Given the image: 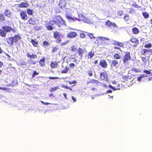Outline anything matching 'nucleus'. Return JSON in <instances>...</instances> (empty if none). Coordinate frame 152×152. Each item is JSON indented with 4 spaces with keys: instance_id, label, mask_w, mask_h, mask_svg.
I'll use <instances>...</instances> for the list:
<instances>
[{
    "instance_id": "nucleus-1",
    "label": "nucleus",
    "mask_w": 152,
    "mask_h": 152,
    "mask_svg": "<svg viewBox=\"0 0 152 152\" xmlns=\"http://www.w3.org/2000/svg\"><path fill=\"white\" fill-rule=\"evenodd\" d=\"M45 26L48 31H51L54 28L52 26L53 23L57 25L60 27L65 25V22L61 17L59 15L55 16L53 18L52 20H50L48 22L45 21Z\"/></svg>"
},
{
    "instance_id": "nucleus-2",
    "label": "nucleus",
    "mask_w": 152,
    "mask_h": 152,
    "mask_svg": "<svg viewBox=\"0 0 152 152\" xmlns=\"http://www.w3.org/2000/svg\"><path fill=\"white\" fill-rule=\"evenodd\" d=\"M2 30L1 29V36L4 37L6 35V33L12 31L13 33L16 32V29L13 28L12 27L10 26H5L2 27Z\"/></svg>"
},
{
    "instance_id": "nucleus-3",
    "label": "nucleus",
    "mask_w": 152,
    "mask_h": 152,
    "mask_svg": "<svg viewBox=\"0 0 152 152\" xmlns=\"http://www.w3.org/2000/svg\"><path fill=\"white\" fill-rule=\"evenodd\" d=\"M131 59L130 53L129 51L124 52V55L123 57L122 61L124 64L128 63Z\"/></svg>"
},
{
    "instance_id": "nucleus-4",
    "label": "nucleus",
    "mask_w": 152,
    "mask_h": 152,
    "mask_svg": "<svg viewBox=\"0 0 152 152\" xmlns=\"http://www.w3.org/2000/svg\"><path fill=\"white\" fill-rule=\"evenodd\" d=\"M61 34L58 31H56L53 32V37L56 39V41L57 43H60L61 42Z\"/></svg>"
},
{
    "instance_id": "nucleus-5",
    "label": "nucleus",
    "mask_w": 152,
    "mask_h": 152,
    "mask_svg": "<svg viewBox=\"0 0 152 152\" xmlns=\"http://www.w3.org/2000/svg\"><path fill=\"white\" fill-rule=\"evenodd\" d=\"M20 15L21 18L23 20L26 21L28 18V15L25 11L21 10L20 11Z\"/></svg>"
},
{
    "instance_id": "nucleus-6",
    "label": "nucleus",
    "mask_w": 152,
    "mask_h": 152,
    "mask_svg": "<svg viewBox=\"0 0 152 152\" xmlns=\"http://www.w3.org/2000/svg\"><path fill=\"white\" fill-rule=\"evenodd\" d=\"M105 25L107 27L109 28H111L112 27L117 28L118 27L116 23H112L109 20H107L106 21L105 23Z\"/></svg>"
},
{
    "instance_id": "nucleus-7",
    "label": "nucleus",
    "mask_w": 152,
    "mask_h": 152,
    "mask_svg": "<svg viewBox=\"0 0 152 152\" xmlns=\"http://www.w3.org/2000/svg\"><path fill=\"white\" fill-rule=\"evenodd\" d=\"M104 72H102L100 73V78L103 80H107V74L105 70Z\"/></svg>"
},
{
    "instance_id": "nucleus-8",
    "label": "nucleus",
    "mask_w": 152,
    "mask_h": 152,
    "mask_svg": "<svg viewBox=\"0 0 152 152\" xmlns=\"http://www.w3.org/2000/svg\"><path fill=\"white\" fill-rule=\"evenodd\" d=\"M77 36V34L76 32L74 31H70L67 34V37L70 39H72L76 38Z\"/></svg>"
},
{
    "instance_id": "nucleus-9",
    "label": "nucleus",
    "mask_w": 152,
    "mask_h": 152,
    "mask_svg": "<svg viewBox=\"0 0 152 152\" xmlns=\"http://www.w3.org/2000/svg\"><path fill=\"white\" fill-rule=\"evenodd\" d=\"M99 65L103 68L106 69L107 66V63L104 60H101L99 63Z\"/></svg>"
},
{
    "instance_id": "nucleus-10",
    "label": "nucleus",
    "mask_w": 152,
    "mask_h": 152,
    "mask_svg": "<svg viewBox=\"0 0 152 152\" xmlns=\"http://www.w3.org/2000/svg\"><path fill=\"white\" fill-rule=\"evenodd\" d=\"M109 40V39L107 37H99L97 38V39L96 41H97V43L98 45H102V42L100 44L99 42L100 41H103L104 40Z\"/></svg>"
},
{
    "instance_id": "nucleus-11",
    "label": "nucleus",
    "mask_w": 152,
    "mask_h": 152,
    "mask_svg": "<svg viewBox=\"0 0 152 152\" xmlns=\"http://www.w3.org/2000/svg\"><path fill=\"white\" fill-rule=\"evenodd\" d=\"M58 62L56 61H51L50 66L51 69H54L58 67Z\"/></svg>"
},
{
    "instance_id": "nucleus-12",
    "label": "nucleus",
    "mask_w": 152,
    "mask_h": 152,
    "mask_svg": "<svg viewBox=\"0 0 152 152\" xmlns=\"http://www.w3.org/2000/svg\"><path fill=\"white\" fill-rule=\"evenodd\" d=\"M113 44L114 46H118L121 48H123L124 47V45L122 42H119L116 41H113Z\"/></svg>"
},
{
    "instance_id": "nucleus-13",
    "label": "nucleus",
    "mask_w": 152,
    "mask_h": 152,
    "mask_svg": "<svg viewBox=\"0 0 152 152\" xmlns=\"http://www.w3.org/2000/svg\"><path fill=\"white\" fill-rule=\"evenodd\" d=\"M27 23L29 25H34L36 24L35 20L34 18H30L28 20Z\"/></svg>"
},
{
    "instance_id": "nucleus-14",
    "label": "nucleus",
    "mask_w": 152,
    "mask_h": 152,
    "mask_svg": "<svg viewBox=\"0 0 152 152\" xmlns=\"http://www.w3.org/2000/svg\"><path fill=\"white\" fill-rule=\"evenodd\" d=\"M119 65L118 61L114 59L112 61L111 66L112 67H117Z\"/></svg>"
},
{
    "instance_id": "nucleus-15",
    "label": "nucleus",
    "mask_w": 152,
    "mask_h": 152,
    "mask_svg": "<svg viewBox=\"0 0 152 152\" xmlns=\"http://www.w3.org/2000/svg\"><path fill=\"white\" fill-rule=\"evenodd\" d=\"M14 41L15 43H17V42L21 39V37L19 35H15L13 37Z\"/></svg>"
},
{
    "instance_id": "nucleus-16",
    "label": "nucleus",
    "mask_w": 152,
    "mask_h": 152,
    "mask_svg": "<svg viewBox=\"0 0 152 152\" xmlns=\"http://www.w3.org/2000/svg\"><path fill=\"white\" fill-rule=\"evenodd\" d=\"M130 41L132 43H135L137 45L139 44V40L136 37H132L130 39Z\"/></svg>"
},
{
    "instance_id": "nucleus-17",
    "label": "nucleus",
    "mask_w": 152,
    "mask_h": 152,
    "mask_svg": "<svg viewBox=\"0 0 152 152\" xmlns=\"http://www.w3.org/2000/svg\"><path fill=\"white\" fill-rule=\"evenodd\" d=\"M149 52H152V50L151 49L149 50L143 49L142 51V55L146 56L148 55Z\"/></svg>"
},
{
    "instance_id": "nucleus-18",
    "label": "nucleus",
    "mask_w": 152,
    "mask_h": 152,
    "mask_svg": "<svg viewBox=\"0 0 152 152\" xmlns=\"http://www.w3.org/2000/svg\"><path fill=\"white\" fill-rule=\"evenodd\" d=\"M29 4L27 3L21 2L18 5V7L21 8H26L29 6Z\"/></svg>"
},
{
    "instance_id": "nucleus-19",
    "label": "nucleus",
    "mask_w": 152,
    "mask_h": 152,
    "mask_svg": "<svg viewBox=\"0 0 152 152\" xmlns=\"http://www.w3.org/2000/svg\"><path fill=\"white\" fill-rule=\"evenodd\" d=\"M14 42L13 37H10L7 39V43L10 45H13Z\"/></svg>"
},
{
    "instance_id": "nucleus-20",
    "label": "nucleus",
    "mask_w": 152,
    "mask_h": 152,
    "mask_svg": "<svg viewBox=\"0 0 152 152\" xmlns=\"http://www.w3.org/2000/svg\"><path fill=\"white\" fill-rule=\"evenodd\" d=\"M45 58L44 57L41 59L39 61V64L41 66H44L45 65Z\"/></svg>"
},
{
    "instance_id": "nucleus-21",
    "label": "nucleus",
    "mask_w": 152,
    "mask_h": 152,
    "mask_svg": "<svg viewBox=\"0 0 152 152\" xmlns=\"http://www.w3.org/2000/svg\"><path fill=\"white\" fill-rule=\"evenodd\" d=\"M13 85L11 84H9L8 85H6V87H1L0 89L1 90H3L5 91L10 92L11 91V89L7 87H9L11 86H13Z\"/></svg>"
},
{
    "instance_id": "nucleus-22",
    "label": "nucleus",
    "mask_w": 152,
    "mask_h": 152,
    "mask_svg": "<svg viewBox=\"0 0 152 152\" xmlns=\"http://www.w3.org/2000/svg\"><path fill=\"white\" fill-rule=\"evenodd\" d=\"M26 56L30 59H37V56L35 54H30L29 53H26Z\"/></svg>"
},
{
    "instance_id": "nucleus-23",
    "label": "nucleus",
    "mask_w": 152,
    "mask_h": 152,
    "mask_svg": "<svg viewBox=\"0 0 152 152\" xmlns=\"http://www.w3.org/2000/svg\"><path fill=\"white\" fill-rule=\"evenodd\" d=\"M77 52L79 56L81 57L83 56V54L84 53V50L81 48H79L77 50Z\"/></svg>"
},
{
    "instance_id": "nucleus-24",
    "label": "nucleus",
    "mask_w": 152,
    "mask_h": 152,
    "mask_svg": "<svg viewBox=\"0 0 152 152\" xmlns=\"http://www.w3.org/2000/svg\"><path fill=\"white\" fill-rule=\"evenodd\" d=\"M132 31L133 33L134 34H137L140 32L139 30L137 28L135 27L133 28Z\"/></svg>"
},
{
    "instance_id": "nucleus-25",
    "label": "nucleus",
    "mask_w": 152,
    "mask_h": 152,
    "mask_svg": "<svg viewBox=\"0 0 152 152\" xmlns=\"http://www.w3.org/2000/svg\"><path fill=\"white\" fill-rule=\"evenodd\" d=\"M66 18L70 21L72 22L76 21L77 20V19L75 17H72L68 15L66 16Z\"/></svg>"
},
{
    "instance_id": "nucleus-26",
    "label": "nucleus",
    "mask_w": 152,
    "mask_h": 152,
    "mask_svg": "<svg viewBox=\"0 0 152 152\" xmlns=\"http://www.w3.org/2000/svg\"><path fill=\"white\" fill-rule=\"evenodd\" d=\"M4 14V15L8 17H10L11 15V13L10 11L8 10H5Z\"/></svg>"
},
{
    "instance_id": "nucleus-27",
    "label": "nucleus",
    "mask_w": 152,
    "mask_h": 152,
    "mask_svg": "<svg viewBox=\"0 0 152 152\" xmlns=\"http://www.w3.org/2000/svg\"><path fill=\"white\" fill-rule=\"evenodd\" d=\"M37 39H31V42L34 47H38V42L36 41Z\"/></svg>"
},
{
    "instance_id": "nucleus-28",
    "label": "nucleus",
    "mask_w": 152,
    "mask_h": 152,
    "mask_svg": "<svg viewBox=\"0 0 152 152\" xmlns=\"http://www.w3.org/2000/svg\"><path fill=\"white\" fill-rule=\"evenodd\" d=\"M94 55V53L92 51L89 52L88 54V58L91 59Z\"/></svg>"
},
{
    "instance_id": "nucleus-29",
    "label": "nucleus",
    "mask_w": 152,
    "mask_h": 152,
    "mask_svg": "<svg viewBox=\"0 0 152 152\" xmlns=\"http://www.w3.org/2000/svg\"><path fill=\"white\" fill-rule=\"evenodd\" d=\"M99 83V81L96 80L95 79H91L90 80V81L88 82V83H91V84H98Z\"/></svg>"
},
{
    "instance_id": "nucleus-30",
    "label": "nucleus",
    "mask_w": 152,
    "mask_h": 152,
    "mask_svg": "<svg viewBox=\"0 0 152 152\" xmlns=\"http://www.w3.org/2000/svg\"><path fill=\"white\" fill-rule=\"evenodd\" d=\"M148 76L147 75H140L137 77V80L138 81L140 82L141 80V79L145 77Z\"/></svg>"
},
{
    "instance_id": "nucleus-31",
    "label": "nucleus",
    "mask_w": 152,
    "mask_h": 152,
    "mask_svg": "<svg viewBox=\"0 0 152 152\" xmlns=\"http://www.w3.org/2000/svg\"><path fill=\"white\" fill-rule=\"evenodd\" d=\"M71 50L72 52H75L77 50V47L76 45H73L71 47Z\"/></svg>"
},
{
    "instance_id": "nucleus-32",
    "label": "nucleus",
    "mask_w": 152,
    "mask_h": 152,
    "mask_svg": "<svg viewBox=\"0 0 152 152\" xmlns=\"http://www.w3.org/2000/svg\"><path fill=\"white\" fill-rule=\"evenodd\" d=\"M121 58V55L117 53H115L114 55L113 58L115 59H119Z\"/></svg>"
},
{
    "instance_id": "nucleus-33",
    "label": "nucleus",
    "mask_w": 152,
    "mask_h": 152,
    "mask_svg": "<svg viewBox=\"0 0 152 152\" xmlns=\"http://www.w3.org/2000/svg\"><path fill=\"white\" fill-rule=\"evenodd\" d=\"M26 12L29 15H33V12L34 11L33 10L29 9H27L26 10Z\"/></svg>"
},
{
    "instance_id": "nucleus-34",
    "label": "nucleus",
    "mask_w": 152,
    "mask_h": 152,
    "mask_svg": "<svg viewBox=\"0 0 152 152\" xmlns=\"http://www.w3.org/2000/svg\"><path fill=\"white\" fill-rule=\"evenodd\" d=\"M124 19L126 22H128L130 20L129 16L128 15H125L124 17Z\"/></svg>"
},
{
    "instance_id": "nucleus-35",
    "label": "nucleus",
    "mask_w": 152,
    "mask_h": 152,
    "mask_svg": "<svg viewBox=\"0 0 152 152\" xmlns=\"http://www.w3.org/2000/svg\"><path fill=\"white\" fill-rule=\"evenodd\" d=\"M59 89L58 86L55 87H54L51 88L50 89V92H52L53 91H56V90Z\"/></svg>"
},
{
    "instance_id": "nucleus-36",
    "label": "nucleus",
    "mask_w": 152,
    "mask_h": 152,
    "mask_svg": "<svg viewBox=\"0 0 152 152\" xmlns=\"http://www.w3.org/2000/svg\"><path fill=\"white\" fill-rule=\"evenodd\" d=\"M143 16L145 18H148L149 17V15L147 12H144L142 13Z\"/></svg>"
},
{
    "instance_id": "nucleus-37",
    "label": "nucleus",
    "mask_w": 152,
    "mask_h": 152,
    "mask_svg": "<svg viewBox=\"0 0 152 152\" xmlns=\"http://www.w3.org/2000/svg\"><path fill=\"white\" fill-rule=\"evenodd\" d=\"M132 6L133 7H134L135 8H141V7L140 6H139L138 5L136 4V2H134L133 3V4H132Z\"/></svg>"
},
{
    "instance_id": "nucleus-38",
    "label": "nucleus",
    "mask_w": 152,
    "mask_h": 152,
    "mask_svg": "<svg viewBox=\"0 0 152 152\" xmlns=\"http://www.w3.org/2000/svg\"><path fill=\"white\" fill-rule=\"evenodd\" d=\"M58 50V48L57 47H53L52 48L51 52L53 53L56 52Z\"/></svg>"
},
{
    "instance_id": "nucleus-39",
    "label": "nucleus",
    "mask_w": 152,
    "mask_h": 152,
    "mask_svg": "<svg viewBox=\"0 0 152 152\" xmlns=\"http://www.w3.org/2000/svg\"><path fill=\"white\" fill-rule=\"evenodd\" d=\"M123 11L121 10L118 11L117 13V15L118 16H121L123 15Z\"/></svg>"
},
{
    "instance_id": "nucleus-40",
    "label": "nucleus",
    "mask_w": 152,
    "mask_h": 152,
    "mask_svg": "<svg viewBox=\"0 0 152 152\" xmlns=\"http://www.w3.org/2000/svg\"><path fill=\"white\" fill-rule=\"evenodd\" d=\"M49 45V42L46 41H45L43 42V45L42 46L43 47L45 46H48Z\"/></svg>"
},
{
    "instance_id": "nucleus-41",
    "label": "nucleus",
    "mask_w": 152,
    "mask_h": 152,
    "mask_svg": "<svg viewBox=\"0 0 152 152\" xmlns=\"http://www.w3.org/2000/svg\"><path fill=\"white\" fill-rule=\"evenodd\" d=\"M62 3H63L62 2L60 1L59 3V5L61 8H64L66 6L65 3L64 2L63 3V5H62Z\"/></svg>"
},
{
    "instance_id": "nucleus-42",
    "label": "nucleus",
    "mask_w": 152,
    "mask_h": 152,
    "mask_svg": "<svg viewBox=\"0 0 152 152\" xmlns=\"http://www.w3.org/2000/svg\"><path fill=\"white\" fill-rule=\"evenodd\" d=\"M68 69L67 66H66L64 70L61 71V73H66L68 71Z\"/></svg>"
},
{
    "instance_id": "nucleus-43",
    "label": "nucleus",
    "mask_w": 152,
    "mask_h": 152,
    "mask_svg": "<svg viewBox=\"0 0 152 152\" xmlns=\"http://www.w3.org/2000/svg\"><path fill=\"white\" fill-rule=\"evenodd\" d=\"M129 13L130 14H133L135 13V11L134 9L132 8L129 10Z\"/></svg>"
},
{
    "instance_id": "nucleus-44",
    "label": "nucleus",
    "mask_w": 152,
    "mask_h": 152,
    "mask_svg": "<svg viewBox=\"0 0 152 152\" xmlns=\"http://www.w3.org/2000/svg\"><path fill=\"white\" fill-rule=\"evenodd\" d=\"M144 47L146 48H151L152 47V44L151 43L147 44L145 45Z\"/></svg>"
},
{
    "instance_id": "nucleus-45",
    "label": "nucleus",
    "mask_w": 152,
    "mask_h": 152,
    "mask_svg": "<svg viewBox=\"0 0 152 152\" xmlns=\"http://www.w3.org/2000/svg\"><path fill=\"white\" fill-rule=\"evenodd\" d=\"M62 87L67 89H69V90L71 91H72V89L71 88L69 87L66 85H62Z\"/></svg>"
},
{
    "instance_id": "nucleus-46",
    "label": "nucleus",
    "mask_w": 152,
    "mask_h": 152,
    "mask_svg": "<svg viewBox=\"0 0 152 152\" xmlns=\"http://www.w3.org/2000/svg\"><path fill=\"white\" fill-rule=\"evenodd\" d=\"M151 70H147L144 69L143 70V72L144 73H145L147 74H150L151 73Z\"/></svg>"
},
{
    "instance_id": "nucleus-47",
    "label": "nucleus",
    "mask_w": 152,
    "mask_h": 152,
    "mask_svg": "<svg viewBox=\"0 0 152 152\" xmlns=\"http://www.w3.org/2000/svg\"><path fill=\"white\" fill-rule=\"evenodd\" d=\"M88 35L91 39H94L95 38L92 34L88 33Z\"/></svg>"
},
{
    "instance_id": "nucleus-48",
    "label": "nucleus",
    "mask_w": 152,
    "mask_h": 152,
    "mask_svg": "<svg viewBox=\"0 0 152 152\" xmlns=\"http://www.w3.org/2000/svg\"><path fill=\"white\" fill-rule=\"evenodd\" d=\"M142 60L144 63H146L147 61V59L146 58L144 57H142Z\"/></svg>"
},
{
    "instance_id": "nucleus-49",
    "label": "nucleus",
    "mask_w": 152,
    "mask_h": 152,
    "mask_svg": "<svg viewBox=\"0 0 152 152\" xmlns=\"http://www.w3.org/2000/svg\"><path fill=\"white\" fill-rule=\"evenodd\" d=\"M38 75V73L36 71H34L32 75V77L33 78L35 76Z\"/></svg>"
},
{
    "instance_id": "nucleus-50",
    "label": "nucleus",
    "mask_w": 152,
    "mask_h": 152,
    "mask_svg": "<svg viewBox=\"0 0 152 152\" xmlns=\"http://www.w3.org/2000/svg\"><path fill=\"white\" fill-rule=\"evenodd\" d=\"M88 74L89 76H92L93 75L92 71L91 70H89L88 72Z\"/></svg>"
},
{
    "instance_id": "nucleus-51",
    "label": "nucleus",
    "mask_w": 152,
    "mask_h": 152,
    "mask_svg": "<svg viewBox=\"0 0 152 152\" xmlns=\"http://www.w3.org/2000/svg\"><path fill=\"white\" fill-rule=\"evenodd\" d=\"M69 66L70 68L73 69L75 67V64L73 63H70L69 64Z\"/></svg>"
},
{
    "instance_id": "nucleus-52",
    "label": "nucleus",
    "mask_w": 152,
    "mask_h": 152,
    "mask_svg": "<svg viewBox=\"0 0 152 152\" xmlns=\"http://www.w3.org/2000/svg\"><path fill=\"white\" fill-rule=\"evenodd\" d=\"M85 34L83 33H81L80 34V37L81 38H83L85 37Z\"/></svg>"
},
{
    "instance_id": "nucleus-53",
    "label": "nucleus",
    "mask_w": 152,
    "mask_h": 152,
    "mask_svg": "<svg viewBox=\"0 0 152 152\" xmlns=\"http://www.w3.org/2000/svg\"><path fill=\"white\" fill-rule=\"evenodd\" d=\"M109 87L110 88L114 90H116L117 89L116 88H115L113 86L111 85H109Z\"/></svg>"
},
{
    "instance_id": "nucleus-54",
    "label": "nucleus",
    "mask_w": 152,
    "mask_h": 152,
    "mask_svg": "<svg viewBox=\"0 0 152 152\" xmlns=\"http://www.w3.org/2000/svg\"><path fill=\"white\" fill-rule=\"evenodd\" d=\"M49 78L51 79H59V78L58 77H49Z\"/></svg>"
},
{
    "instance_id": "nucleus-55",
    "label": "nucleus",
    "mask_w": 152,
    "mask_h": 152,
    "mask_svg": "<svg viewBox=\"0 0 152 152\" xmlns=\"http://www.w3.org/2000/svg\"><path fill=\"white\" fill-rule=\"evenodd\" d=\"M41 102L42 104L45 105H48L50 104V103L48 102H45L42 101H41Z\"/></svg>"
},
{
    "instance_id": "nucleus-56",
    "label": "nucleus",
    "mask_w": 152,
    "mask_h": 152,
    "mask_svg": "<svg viewBox=\"0 0 152 152\" xmlns=\"http://www.w3.org/2000/svg\"><path fill=\"white\" fill-rule=\"evenodd\" d=\"M76 82V81L75 80L73 81L72 82L71 81H69L68 83L69 85H72L73 83H75Z\"/></svg>"
},
{
    "instance_id": "nucleus-57",
    "label": "nucleus",
    "mask_w": 152,
    "mask_h": 152,
    "mask_svg": "<svg viewBox=\"0 0 152 152\" xmlns=\"http://www.w3.org/2000/svg\"><path fill=\"white\" fill-rule=\"evenodd\" d=\"M114 48L115 49H118L121 51V50L120 48L118 47H114Z\"/></svg>"
},
{
    "instance_id": "nucleus-58",
    "label": "nucleus",
    "mask_w": 152,
    "mask_h": 152,
    "mask_svg": "<svg viewBox=\"0 0 152 152\" xmlns=\"http://www.w3.org/2000/svg\"><path fill=\"white\" fill-rule=\"evenodd\" d=\"M72 98L74 102H76V99L75 97H74L73 96H72Z\"/></svg>"
},
{
    "instance_id": "nucleus-59",
    "label": "nucleus",
    "mask_w": 152,
    "mask_h": 152,
    "mask_svg": "<svg viewBox=\"0 0 152 152\" xmlns=\"http://www.w3.org/2000/svg\"><path fill=\"white\" fill-rule=\"evenodd\" d=\"M98 63V61L97 60H95L94 62V63L95 64H96Z\"/></svg>"
},
{
    "instance_id": "nucleus-60",
    "label": "nucleus",
    "mask_w": 152,
    "mask_h": 152,
    "mask_svg": "<svg viewBox=\"0 0 152 152\" xmlns=\"http://www.w3.org/2000/svg\"><path fill=\"white\" fill-rule=\"evenodd\" d=\"M63 96H64V97L65 98V99H67V97L66 96V94L64 93Z\"/></svg>"
},
{
    "instance_id": "nucleus-61",
    "label": "nucleus",
    "mask_w": 152,
    "mask_h": 152,
    "mask_svg": "<svg viewBox=\"0 0 152 152\" xmlns=\"http://www.w3.org/2000/svg\"><path fill=\"white\" fill-rule=\"evenodd\" d=\"M112 91L110 90H109L107 91V93H112Z\"/></svg>"
},
{
    "instance_id": "nucleus-62",
    "label": "nucleus",
    "mask_w": 152,
    "mask_h": 152,
    "mask_svg": "<svg viewBox=\"0 0 152 152\" xmlns=\"http://www.w3.org/2000/svg\"><path fill=\"white\" fill-rule=\"evenodd\" d=\"M148 81L152 80V77H149L148 79Z\"/></svg>"
},
{
    "instance_id": "nucleus-63",
    "label": "nucleus",
    "mask_w": 152,
    "mask_h": 152,
    "mask_svg": "<svg viewBox=\"0 0 152 152\" xmlns=\"http://www.w3.org/2000/svg\"><path fill=\"white\" fill-rule=\"evenodd\" d=\"M49 1L50 3H53L54 2V0H49Z\"/></svg>"
},
{
    "instance_id": "nucleus-64",
    "label": "nucleus",
    "mask_w": 152,
    "mask_h": 152,
    "mask_svg": "<svg viewBox=\"0 0 152 152\" xmlns=\"http://www.w3.org/2000/svg\"><path fill=\"white\" fill-rule=\"evenodd\" d=\"M150 23L152 25V18L151 19ZM151 27H152V25H151Z\"/></svg>"
}]
</instances>
